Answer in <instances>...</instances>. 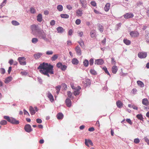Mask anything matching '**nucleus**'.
<instances>
[{"mask_svg":"<svg viewBox=\"0 0 149 149\" xmlns=\"http://www.w3.org/2000/svg\"><path fill=\"white\" fill-rule=\"evenodd\" d=\"M80 3L81 4L82 7L85 8L86 7V3L85 0H80Z\"/></svg>","mask_w":149,"mask_h":149,"instance_id":"21","label":"nucleus"},{"mask_svg":"<svg viewBox=\"0 0 149 149\" xmlns=\"http://www.w3.org/2000/svg\"><path fill=\"white\" fill-rule=\"evenodd\" d=\"M104 63V61L102 59H100L96 60L95 64L98 65H101L103 64Z\"/></svg>","mask_w":149,"mask_h":149,"instance_id":"13","label":"nucleus"},{"mask_svg":"<svg viewBox=\"0 0 149 149\" xmlns=\"http://www.w3.org/2000/svg\"><path fill=\"white\" fill-rule=\"evenodd\" d=\"M82 83L86 86L90 85L91 84L90 80L88 79H86L84 80L83 81Z\"/></svg>","mask_w":149,"mask_h":149,"instance_id":"10","label":"nucleus"},{"mask_svg":"<svg viewBox=\"0 0 149 149\" xmlns=\"http://www.w3.org/2000/svg\"><path fill=\"white\" fill-rule=\"evenodd\" d=\"M78 43L82 47L84 48V47L85 45L83 41H81V42H78Z\"/></svg>","mask_w":149,"mask_h":149,"instance_id":"40","label":"nucleus"},{"mask_svg":"<svg viewBox=\"0 0 149 149\" xmlns=\"http://www.w3.org/2000/svg\"><path fill=\"white\" fill-rule=\"evenodd\" d=\"M1 72L2 74H4L5 72V69L3 68H1Z\"/></svg>","mask_w":149,"mask_h":149,"instance_id":"59","label":"nucleus"},{"mask_svg":"<svg viewBox=\"0 0 149 149\" xmlns=\"http://www.w3.org/2000/svg\"><path fill=\"white\" fill-rule=\"evenodd\" d=\"M58 33H62L64 32V29L61 27H58L57 29Z\"/></svg>","mask_w":149,"mask_h":149,"instance_id":"30","label":"nucleus"},{"mask_svg":"<svg viewBox=\"0 0 149 149\" xmlns=\"http://www.w3.org/2000/svg\"><path fill=\"white\" fill-rule=\"evenodd\" d=\"M58 56V54H55L51 58L52 61H54L57 59Z\"/></svg>","mask_w":149,"mask_h":149,"instance_id":"31","label":"nucleus"},{"mask_svg":"<svg viewBox=\"0 0 149 149\" xmlns=\"http://www.w3.org/2000/svg\"><path fill=\"white\" fill-rule=\"evenodd\" d=\"M14 61L12 59H10L9 61V63L10 65H12L13 64Z\"/></svg>","mask_w":149,"mask_h":149,"instance_id":"64","label":"nucleus"},{"mask_svg":"<svg viewBox=\"0 0 149 149\" xmlns=\"http://www.w3.org/2000/svg\"><path fill=\"white\" fill-rule=\"evenodd\" d=\"M89 62L88 60L86 59L83 61V64L85 67H87L88 65Z\"/></svg>","mask_w":149,"mask_h":149,"instance_id":"36","label":"nucleus"},{"mask_svg":"<svg viewBox=\"0 0 149 149\" xmlns=\"http://www.w3.org/2000/svg\"><path fill=\"white\" fill-rule=\"evenodd\" d=\"M111 64L112 65H115L116 63V61L115 60L114 58H113L112 57L111 58Z\"/></svg>","mask_w":149,"mask_h":149,"instance_id":"48","label":"nucleus"},{"mask_svg":"<svg viewBox=\"0 0 149 149\" xmlns=\"http://www.w3.org/2000/svg\"><path fill=\"white\" fill-rule=\"evenodd\" d=\"M72 63L74 65H77L79 63L78 60L76 58H74L72 60Z\"/></svg>","mask_w":149,"mask_h":149,"instance_id":"29","label":"nucleus"},{"mask_svg":"<svg viewBox=\"0 0 149 149\" xmlns=\"http://www.w3.org/2000/svg\"><path fill=\"white\" fill-rule=\"evenodd\" d=\"M30 12L31 13H34L36 12V10L34 8H31L30 9Z\"/></svg>","mask_w":149,"mask_h":149,"instance_id":"56","label":"nucleus"},{"mask_svg":"<svg viewBox=\"0 0 149 149\" xmlns=\"http://www.w3.org/2000/svg\"><path fill=\"white\" fill-rule=\"evenodd\" d=\"M65 102L67 106L68 107H70L72 105V102L71 100L68 98H67L65 101Z\"/></svg>","mask_w":149,"mask_h":149,"instance_id":"14","label":"nucleus"},{"mask_svg":"<svg viewBox=\"0 0 149 149\" xmlns=\"http://www.w3.org/2000/svg\"><path fill=\"white\" fill-rule=\"evenodd\" d=\"M81 88L80 86H77L75 88L74 90V95H79L80 93L79 91L81 89Z\"/></svg>","mask_w":149,"mask_h":149,"instance_id":"8","label":"nucleus"},{"mask_svg":"<svg viewBox=\"0 0 149 149\" xmlns=\"http://www.w3.org/2000/svg\"><path fill=\"white\" fill-rule=\"evenodd\" d=\"M38 40L37 38H34L32 39V42L33 43H36L38 41Z\"/></svg>","mask_w":149,"mask_h":149,"instance_id":"42","label":"nucleus"},{"mask_svg":"<svg viewBox=\"0 0 149 149\" xmlns=\"http://www.w3.org/2000/svg\"><path fill=\"white\" fill-rule=\"evenodd\" d=\"M67 68V66L65 65H62L61 68H60L61 70L63 71L65 70Z\"/></svg>","mask_w":149,"mask_h":149,"instance_id":"44","label":"nucleus"},{"mask_svg":"<svg viewBox=\"0 0 149 149\" xmlns=\"http://www.w3.org/2000/svg\"><path fill=\"white\" fill-rule=\"evenodd\" d=\"M37 19L39 22H41L42 20V16L41 14H39L37 16Z\"/></svg>","mask_w":149,"mask_h":149,"instance_id":"24","label":"nucleus"},{"mask_svg":"<svg viewBox=\"0 0 149 149\" xmlns=\"http://www.w3.org/2000/svg\"><path fill=\"white\" fill-rule=\"evenodd\" d=\"M103 69L104 70V71L105 72V73L106 74H107L108 75H109L110 76V73H109V72L108 71V70H107V68L106 67H103Z\"/></svg>","mask_w":149,"mask_h":149,"instance_id":"41","label":"nucleus"},{"mask_svg":"<svg viewBox=\"0 0 149 149\" xmlns=\"http://www.w3.org/2000/svg\"><path fill=\"white\" fill-rule=\"evenodd\" d=\"M0 123L1 125H6L7 124V122L5 120H3L0 122Z\"/></svg>","mask_w":149,"mask_h":149,"instance_id":"43","label":"nucleus"},{"mask_svg":"<svg viewBox=\"0 0 149 149\" xmlns=\"http://www.w3.org/2000/svg\"><path fill=\"white\" fill-rule=\"evenodd\" d=\"M55 21L54 20H52L50 22V24L51 25L53 26L55 24Z\"/></svg>","mask_w":149,"mask_h":149,"instance_id":"61","label":"nucleus"},{"mask_svg":"<svg viewBox=\"0 0 149 149\" xmlns=\"http://www.w3.org/2000/svg\"><path fill=\"white\" fill-rule=\"evenodd\" d=\"M75 50L77 55H81V50L80 47L78 46L75 48Z\"/></svg>","mask_w":149,"mask_h":149,"instance_id":"15","label":"nucleus"},{"mask_svg":"<svg viewBox=\"0 0 149 149\" xmlns=\"http://www.w3.org/2000/svg\"><path fill=\"white\" fill-rule=\"evenodd\" d=\"M42 55V53H38L34 55V57L36 59H38Z\"/></svg>","mask_w":149,"mask_h":149,"instance_id":"22","label":"nucleus"},{"mask_svg":"<svg viewBox=\"0 0 149 149\" xmlns=\"http://www.w3.org/2000/svg\"><path fill=\"white\" fill-rule=\"evenodd\" d=\"M26 58L24 57H19L18 58L17 60L19 61V64L22 65H25L26 62L25 61Z\"/></svg>","mask_w":149,"mask_h":149,"instance_id":"4","label":"nucleus"},{"mask_svg":"<svg viewBox=\"0 0 149 149\" xmlns=\"http://www.w3.org/2000/svg\"><path fill=\"white\" fill-rule=\"evenodd\" d=\"M142 102L143 104L146 106H148L149 105V102L147 98L143 99Z\"/></svg>","mask_w":149,"mask_h":149,"instance_id":"16","label":"nucleus"},{"mask_svg":"<svg viewBox=\"0 0 149 149\" xmlns=\"http://www.w3.org/2000/svg\"><path fill=\"white\" fill-rule=\"evenodd\" d=\"M118 70V67L116 65H113L111 71L112 72L113 74H116Z\"/></svg>","mask_w":149,"mask_h":149,"instance_id":"19","label":"nucleus"},{"mask_svg":"<svg viewBox=\"0 0 149 149\" xmlns=\"http://www.w3.org/2000/svg\"><path fill=\"white\" fill-rule=\"evenodd\" d=\"M77 33L78 36L80 37H81L83 35V33L81 31H79L77 32Z\"/></svg>","mask_w":149,"mask_h":149,"instance_id":"49","label":"nucleus"},{"mask_svg":"<svg viewBox=\"0 0 149 149\" xmlns=\"http://www.w3.org/2000/svg\"><path fill=\"white\" fill-rule=\"evenodd\" d=\"M67 95L69 97L71 98L72 96V93L70 91H68L67 92Z\"/></svg>","mask_w":149,"mask_h":149,"instance_id":"52","label":"nucleus"},{"mask_svg":"<svg viewBox=\"0 0 149 149\" xmlns=\"http://www.w3.org/2000/svg\"><path fill=\"white\" fill-rule=\"evenodd\" d=\"M90 72L93 75H95L97 74L96 72L94 70H90Z\"/></svg>","mask_w":149,"mask_h":149,"instance_id":"45","label":"nucleus"},{"mask_svg":"<svg viewBox=\"0 0 149 149\" xmlns=\"http://www.w3.org/2000/svg\"><path fill=\"white\" fill-rule=\"evenodd\" d=\"M130 35L132 37H136L139 36V33L138 31H133L130 32Z\"/></svg>","mask_w":149,"mask_h":149,"instance_id":"9","label":"nucleus"},{"mask_svg":"<svg viewBox=\"0 0 149 149\" xmlns=\"http://www.w3.org/2000/svg\"><path fill=\"white\" fill-rule=\"evenodd\" d=\"M91 4L92 6L95 7L96 6V3L95 1H92L91 2Z\"/></svg>","mask_w":149,"mask_h":149,"instance_id":"54","label":"nucleus"},{"mask_svg":"<svg viewBox=\"0 0 149 149\" xmlns=\"http://www.w3.org/2000/svg\"><path fill=\"white\" fill-rule=\"evenodd\" d=\"M53 52L52 51H48L46 52V54L48 55H52L53 54Z\"/></svg>","mask_w":149,"mask_h":149,"instance_id":"50","label":"nucleus"},{"mask_svg":"<svg viewBox=\"0 0 149 149\" xmlns=\"http://www.w3.org/2000/svg\"><path fill=\"white\" fill-rule=\"evenodd\" d=\"M147 56V53L145 52H139L138 54V57L140 58H145Z\"/></svg>","mask_w":149,"mask_h":149,"instance_id":"6","label":"nucleus"},{"mask_svg":"<svg viewBox=\"0 0 149 149\" xmlns=\"http://www.w3.org/2000/svg\"><path fill=\"white\" fill-rule=\"evenodd\" d=\"M60 16L62 18H68L69 17V15L67 14H62L60 15Z\"/></svg>","mask_w":149,"mask_h":149,"instance_id":"34","label":"nucleus"},{"mask_svg":"<svg viewBox=\"0 0 149 149\" xmlns=\"http://www.w3.org/2000/svg\"><path fill=\"white\" fill-rule=\"evenodd\" d=\"M3 118L7 120L8 121L11 123L15 125L18 124L19 123V122L18 120H17L15 118L10 117L8 116H4Z\"/></svg>","mask_w":149,"mask_h":149,"instance_id":"2","label":"nucleus"},{"mask_svg":"<svg viewBox=\"0 0 149 149\" xmlns=\"http://www.w3.org/2000/svg\"><path fill=\"white\" fill-rule=\"evenodd\" d=\"M37 34L38 37L40 39H42L45 40H47L46 38V34L43 31H38V33Z\"/></svg>","mask_w":149,"mask_h":149,"instance_id":"3","label":"nucleus"},{"mask_svg":"<svg viewBox=\"0 0 149 149\" xmlns=\"http://www.w3.org/2000/svg\"><path fill=\"white\" fill-rule=\"evenodd\" d=\"M140 140L138 138H136L134 140V142L135 143H138L140 142Z\"/></svg>","mask_w":149,"mask_h":149,"instance_id":"51","label":"nucleus"},{"mask_svg":"<svg viewBox=\"0 0 149 149\" xmlns=\"http://www.w3.org/2000/svg\"><path fill=\"white\" fill-rule=\"evenodd\" d=\"M73 33V31L72 29H70L68 33V34L69 35L71 36V35Z\"/></svg>","mask_w":149,"mask_h":149,"instance_id":"63","label":"nucleus"},{"mask_svg":"<svg viewBox=\"0 0 149 149\" xmlns=\"http://www.w3.org/2000/svg\"><path fill=\"white\" fill-rule=\"evenodd\" d=\"M98 29L101 32H102L103 30V26L99 24L98 26Z\"/></svg>","mask_w":149,"mask_h":149,"instance_id":"39","label":"nucleus"},{"mask_svg":"<svg viewBox=\"0 0 149 149\" xmlns=\"http://www.w3.org/2000/svg\"><path fill=\"white\" fill-rule=\"evenodd\" d=\"M29 109L30 113L31 114L33 115L36 112L35 111V109L34 108H33L32 107H29Z\"/></svg>","mask_w":149,"mask_h":149,"instance_id":"25","label":"nucleus"},{"mask_svg":"<svg viewBox=\"0 0 149 149\" xmlns=\"http://www.w3.org/2000/svg\"><path fill=\"white\" fill-rule=\"evenodd\" d=\"M62 65V63H58L56 64V66L57 67L59 68H61Z\"/></svg>","mask_w":149,"mask_h":149,"instance_id":"55","label":"nucleus"},{"mask_svg":"<svg viewBox=\"0 0 149 149\" xmlns=\"http://www.w3.org/2000/svg\"><path fill=\"white\" fill-rule=\"evenodd\" d=\"M61 86L60 85H58L56 87L55 89L56 91V92L58 94L60 91L61 88Z\"/></svg>","mask_w":149,"mask_h":149,"instance_id":"33","label":"nucleus"},{"mask_svg":"<svg viewBox=\"0 0 149 149\" xmlns=\"http://www.w3.org/2000/svg\"><path fill=\"white\" fill-rule=\"evenodd\" d=\"M117 106L119 108H121L123 105V103L120 100H118L116 102Z\"/></svg>","mask_w":149,"mask_h":149,"instance_id":"23","label":"nucleus"},{"mask_svg":"<svg viewBox=\"0 0 149 149\" xmlns=\"http://www.w3.org/2000/svg\"><path fill=\"white\" fill-rule=\"evenodd\" d=\"M134 16L133 14L132 13H127L124 15V17L125 19L132 18Z\"/></svg>","mask_w":149,"mask_h":149,"instance_id":"11","label":"nucleus"},{"mask_svg":"<svg viewBox=\"0 0 149 149\" xmlns=\"http://www.w3.org/2000/svg\"><path fill=\"white\" fill-rule=\"evenodd\" d=\"M47 96L49 99V100L50 101H51L52 102L54 101V98L53 96L52 95L51 93L49 92H48L47 93Z\"/></svg>","mask_w":149,"mask_h":149,"instance_id":"17","label":"nucleus"},{"mask_svg":"<svg viewBox=\"0 0 149 149\" xmlns=\"http://www.w3.org/2000/svg\"><path fill=\"white\" fill-rule=\"evenodd\" d=\"M57 9L59 11H61L63 10V6L61 5H59L57 6Z\"/></svg>","mask_w":149,"mask_h":149,"instance_id":"38","label":"nucleus"},{"mask_svg":"<svg viewBox=\"0 0 149 149\" xmlns=\"http://www.w3.org/2000/svg\"><path fill=\"white\" fill-rule=\"evenodd\" d=\"M126 121L130 125L132 124V123L131 120L130 119H127L126 120Z\"/></svg>","mask_w":149,"mask_h":149,"instance_id":"60","label":"nucleus"},{"mask_svg":"<svg viewBox=\"0 0 149 149\" xmlns=\"http://www.w3.org/2000/svg\"><path fill=\"white\" fill-rule=\"evenodd\" d=\"M123 41L124 43L127 45H129L131 43V41L127 39H124Z\"/></svg>","mask_w":149,"mask_h":149,"instance_id":"27","label":"nucleus"},{"mask_svg":"<svg viewBox=\"0 0 149 149\" xmlns=\"http://www.w3.org/2000/svg\"><path fill=\"white\" fill-rule=\"evenodd\" d=\"M137 118L139 119L142 120L143 118L141 114H138L136 115Z\"/></svg>","mask_w":149,"mask_h":149,"instance_id":"46","label":"nucleus"},{"mask_svg":"<svg viewBox=\"0 0 149 149\" xmlns=\"http://www.w3.org/2000/svg\"><path fill=\"white\" fill-rule=\"evenodd\" d=\"M12 78L11 77H8L6 78L4 81L6 84H7L10 81L12 80Z\"/></svg>","mask_w":149,"mask_h":149,"instance_id":"28","label":"nucleus"},{"mask_svg":"<svg viewBox=\"0 0 149 149\" xmlns=\"http://www.w3.org/2000/svg\"><path fill=\"white\" fill-rule=\"evenodd\" d=\"M96 30L94 29L91 30L90 32V36L93 38H95L96 37Z\"/></svg>","mask_w":149,"mask_h":149,"instance_id":"12","label":"nucleus"},{"mask_svg":"<svg viewBox=\"0 0 149 149\" xmlns=\"http://www.w3.org/2000/svg\"><path fill=\"white\" fill-rule=\"evenodd\" d=\"M37 68L39 70L41 73L47 75L48 77H49V73L54 74L53 66L48 63H43L40 64Z\"/></svg>","mask_w":149,"mask_h":149,"instance_id":"1","label":"nucleus"},{"mask_svg":"<svg viewBox=\"0 0 149 149\" xmlns=\"http://www.w3.org/2000/svg\"><path fill=\"white\" fill-rule=\"evenodd\" d=\"M85 143L86 145L88 146H89L88 144L92 146H93V143L92 141L91 140L89 139L87 140L86 139H85Z\"/></svg>","mask_w":149,"mask_h":149,"instance_id":"18","label":"nucleus"},{"mask_svg":"<svg viewBox=\"0 0 149 149\" xmlns=\"http://www.w3.org/2000/svg\"><path fill=\"white\" fill-rule=\"evenodd\" d=\"M63 116V114L61 113H58L56 116L58 120L62 119Z\"/></svg>","mask_w":149,"mask_h":149,"instance_id":"26","label":"nucleus"},{"mask_svg":"<svg viewBox=\"0 0 149 149\" xmlns=\"http://www.w3.org/2000/svg\"><path fill=\"white\" fill-rule=\"evenodd\" d=\"M77 15L78 16H81L82 14V11L80 10H78L76 11Z\"/></svg>","mask_w":149,"mask_h":149,"instance_id":"32","label":"nucleus"},{"mask_svg":"<svg viewBox=\"0 0 149 149\" xmlns=\"http://www.w3.org/2000/svg\"><path fill=\"white\" fill-rule=\"evenodd\" d=\"M81 23V20L80 19H77L76 20L75 23L77 25H79Z\"/></svg>","mask_w":149,"mask_h":149,"instance_id":"47","label":"nucleus"},{"mask_svg":"<svg viewBox=\"0 0 149 149\" xmlns=\"http://www.w3.org/2000/svg\"><path fill=\"white\" fill-rule=\"evenodd\" d=\"M11 23L13 25L15 26H17L19 24V23L18 22L15 20L12 21Z\"/></svg>","mask_w":149,"mask_h":149,"instance_id":"37","label":"nucleus"},{"mask_svg":"<svg viewBox=\"0 0 149 149\" xmlns=\"http://www.w3.org/2000/svg\"><path fill=\"white\" fill-rule=\"evenodd\" d=\"M94 63V60L93 58L89 60V63L90 65H93Z\"/></svg>","mask_w":149,"mask_h":149,"instance_id":"53","label":"nucleus"},{"mask_svg":"<svg viewBox=\"0 0 149 149\" xmlns=\"http://www.w3.org/2000/svg\"><path fill=\"white\" fill-rule=\"evenodd\" d=\"M7 0H4L1 3V6L2 7L3 6H4L6 3Z\"/></svg>","mask_w":149,"mask_h":149,"instance_id":"57","label":"nucleus"},{"mask_svg":"<svg viewBox=\"0 0 149 149\" xmlns=\"http://www.w3.org/2000/svg\"><path fill=\"white\" fill-rule=\"evenodd\" d=\"M31 29L32 30V33L33 35L36 34V32L38 33V31H40L38 29L37 26L35 25H32L31 26Z\"/></svg>","mask_w":149,"mask_h":149,"instance_id":"5","label":"nucleus"},{"mask_svg":"<svg viewBox=\"0 0 149 149\" xmlns=\"http://www.w3.org/2000/svg\"><path fill=\"white\" fill-rule=\"evenodd\" d=\"M62 86L63 88V89L65 90H66L67 88V86L65 84H62Z\"/></svg>","mask_w":149,"mask_h":149,"instance_id":"62","label":"nucleus"},{"mask_svg":"<svg viewBox=\"0 0 149 149\" xmlns=\"http://www.w3.org/2000/svg\"><path fill=\"white\" fill-rule=\"evenodd\" d=\"M137 83L138 85L140 87H143L144 86V84L142 81H137Z\"/></svg>","mask_w":149,"mask_h":149,"instance_id":"35","label":"nucleus"},{"mask_svg":"<svg viewBox=\"0 0 149 149\" xmlns=\"http://www.w3.org/2000/svg\"><path fill=\"white\" fill-rule=\"evenodd\" d=\"M36 121L37 123H42V120L40 118H37L36 120Z\"/></svg>","mask_w":149,"mask_h":149,"instance_id":"58","label":"nucleus"},{"mask_svg":"<svg viewBox=\"0 0 149 149\" xmlns=\"http://www.w3.org/2000/svg\"><path fill=\"white\" fill-rule=\"evenodd\" d=\"M25 130L27 132L29 133L32 131L31 127L30 125H26L24 127Z\"/></svg>","mask_w":149,"mask_h":149,"instance_id":"7","label":"nucleus"},{"mask_svg":"<svg viewBox=\"0 0 149 149\" xmlns=\"http://www.w3.org/2000/svg\"><path fill=\"white\" fill-rule=\"evenodd\" d=\"M110 4L109 3H107L105 5L104 8V10L106 12L108 11L110 8Z\"/></svg>","mask_w":149,"mask_h":149,"instance_id":"20","label":"nucleus"}]
</instances>
